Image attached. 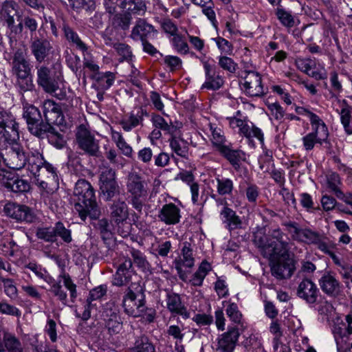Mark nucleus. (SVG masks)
<instances>
[{"label":"nucleus","mask_w":352,"mask_h":352,"mask_svg":"<svg viewBox=\"0 0 352 352\" xmlns=\"http://www.w3.org/2000/svg\"><path fill=\"white\" fill-rule=\"evenodd\" d=\"M26 166L34 175L36 184L48 194H52L58 188V179L56 168L47 162L38 151L28 154Z\"/></svg>","instance_id":"nucleus-1"},{"label":"nucleus","mask_w":352,"mask_h":352,"mask_svg":"<svg viewBox=\"0 0 352 352\" xmlns=\"http://www.w3.org/2000/svg\"><path fill=\"white\" fill-rule=\"evenodd\" d=\"M74 210L78 213L82 220L87 216L91 219H98L100 210L96 201L94 190L91 184L85 179H79L74 190Z\"/></svg>","instance_id":"nucleus-2"},{"label":"nucleus","mask_w":352,"mask_h":352,"mask_svg":"<svg viewBox=\"0 0 352 352\" xmlns=\"http://www.w3.org/2000/svg\"><path fill=\"white\" fill-rule=\"evenodd\" d=\"M23 117L26 120L28 129L32 134L37 137H43L47 133V138L52 144L58 147L63 146L64 144L63 135L54 126L45 124L43 122L41 113L36 107L34 106L27 107Z\"/></svg>","instance_id":"nucleus-3"},{"label":"nucleus","mask_w":352,"mask_h":352,"mask_svg":"<svg viewBox=\"0 0 352 352\" xmlns=\"http://www.w3.org/2000/svg\"><path fill=\"white\" fill-rule=\"evenodd\" d=\"M289 239L286 234L276 228L271 231L265 240L255 237L254 241L265 257H276L287 254L290 249Z\"/></svg>","instance_id":"nucleus-4"},{"label":"nucleus","mask_w":352,"mask_h":352,"mask_svg":"<svg viewBox=\"0 0 352 352\" xmlns=\"http://www.w3.org/2000/svg\"><path fill=\"white\" fill-rule=\"evenodd\" d=\"M142 291L140 285L133 283L128 287L122 300V307L128 315L138 317L144 311V298Z\"/></svg>","instance_id":"nucleus-5"},{"label":"nucleus","mask_w":352,"mask_h":352,"mask_svg":"<svg viewBox=\"0 0 352 352\" xmlns=\"http://www.w3.org/2000/svg\"><path fill=\"white\" fill-rule=\"evenodd\" d=\"M285 226L294 240L308 245H315L320 250L329 240L324 235L320 234L309 228H300L295 222L287 223Z\"/></svg>","instance_id":"nucleus-6"},{"label":"nucleus","mask_w":352,"mask_h":352,"mask_svg":"<svg viewBox=\"0 0 352 352\" xmlns=\"http://www.w3.org/2000/svg\"><path fill=\"white\" fill-rule=\"evenodd\" d=\"M111 221L118 226V231L122 236H126L130 232L131 226L126 222L129 218V209L125 201L118 199L110 206Z\"/></svg>","instance_id":"nucleus-7"},{"label":"nucleus","mask_w":352,"mask_h":352,"mask_svg":"<svg viewBox=\"0 0 352 352\" xmlns=\"http://www.w3.org/2000/svg\"><path fill=\"white\" fill-rule=\"evenodd\" d=\"M267 258L270 260L272 274L277 279L289 278L294 274L296 269L295 263L288 253L284 256Z\"/></svg>","instance_id":"nucleus-8"},{"label":"nucleus","mask_w":352,"mask_h":352,"mask_svg":"<svg viewBox=\"0 0 352 352\" xmlns=\"http://www.w3.org/2000/svg\"><path fill=\"white\" fill-rule=\"evenodd\" d=\"M116 171L108 166L101 168L99 178L100 190L107 201L120 194L119 186L116 179Z\"/></svg>","instance_id":"nucleus-9"},{"label":"nucleus","mask_w":352,"mask_h":352,"mask_svg":"<svg viewBox=\"0 0 352 352\" xmlns=\"http://www.w3.org/2000/svg\"><path fill=\"white\" fill-rule=\"evenodd\" d=\"M6 152L3 157L6 165L14 170H21L26 166L28 154L23 148L16 143H8Z\"/></svg>","instance_id":"nucleus-10"},{"label":"nucleus","mask_w":352,"mask_h":352,"mask_svg":"<svg viewBox=\"0 0 352 352\" xmlns=\"http://www.w3.org/2000/svg\"><path fill=\"white\" fill-rule=\"evenodd\" d=\"M0 133L8 143H13L19 139V126L15 118L4 110L0 111Z\"/></svg>","instance_id":"nucleus-11"},{"label":"nucleus","mask_w":352,"mask_h":352,"mask_svg":"<svg viewBox=\"0 0 352 352\" xmlns=\"http://www.w3.org/2000/svg\"><path fill=\"white\" fill-rule=\"evenodd\" d=\"M76 142L80 149L91 156H96L99 152V145L94 136L83 125H80L76 134Z\"/></svg>","instance_id":"nucleus-12"},{"label":"nucleus","mask_w":352,"mask_h":352,"mask_svg":"<svg viewBox=\"0 0 352 352\" xmlns=\"http://www.w3.org/2000/svg\"><path fill=\"white\" fill-rule=\"evenodd\" d=\"M3 211L7 216L20 221L32 223L36 219L33 210L25 205L10 202L5 205Z\"/></svg>","instance_id":"nucleus-13"},{"label":"nucleus","mask_w":352,"mask_h":352,"mask_svg":"<svg viewBox=\"0 0 352 352\" xmlns=\"http://www.w3.org/2000/svg\"><path fill=\"white\" fill-rule=\"evenodd\" d=\"M195 258L192 255L191 245L188 242L183 243L181 256L175 261V267L179 278L185 280L186 274L184 268H191L194 266Z\"/></svg>","instance_id":"nucleus-14"},{"label":"nucleus","mask_w":352,"mask_h":352,"mask_svg":"<svg viewBox=\"0 0 352 352\" xmlns=\"http://www.w3.org/2000/svg\"><path fill=\"white\" fill-rule=\"evenodd\" d=\"M318 283L322 291L329 296L336 297L341 293V283L333 272L325 271Z\"/></svg>","instance_id":"nucleus-15"},{"label":"nucleus","mask_w":352,"mask_h":352,"mask_svg":"<svg viewBox=\"0 0 352 352\" xmlns=\"http://www.w3.org/2000/svg\"><path fill=\"white\" fill-rule=\"evenodd\" d=\"M135 275L133 263L131 259H125L117 269L113 275V285L118 287L128 285L132 281Z\"/></svg>","instance_id":"nucleus-16"},{"label":"nucleus","mask_w":352,"mask_h":352,"mask_svg":"<svg viewBox=\"0 0 352 352\" xmlns=\"http://www.w3.org/2000/svg\"><path fill=\"white\" fill-rule=\"evenodd\" d=\"M126 190L131 197H146L147 188L144 179L137 173H130L126 178Z\"/></svg>","instance_id":"nucleus-17"},{"label":"nucleus","mask_w":352,"mask_h":352,"mask_svg":"<svg viewBox=\"0 0 352 352\" xmlns=\"http://www.w3.org/2000/svg\"><path fill=\"white\" fill-rule=\"evenodd\" d=\"M37 83L49 94L54 93L58 89V83L52 76L49 67L42 65L36 67Z\"/></svg>","instance_id":"nucleus-18"},{"label":"nucleus","mask_w":352,"mask_h":352,"mask_svg":"<svg viewBox=\"0 0 352 352\" xmlns=\"http://www.w3.org/2000/svg\"><path fill=\"white\" fill-rule=\"evenodd\" d=\"M43 114L46 120L45 124L62 125L64 116L60 107L54 101L47 100L43 102Z\"/></svg>","instance_id":"nucleus-19"},{"label":"nucleus","mask_w":352,"mask_h":352,"mask_svg":"<svg viewBox=\"0 0 352 352\" xmlns=\"http://www.w3.org/2000/svg\"><path fill=\"white\" fill-rule=\"evenodd\" d=\"M11 65L12 73L16 76L31 73V67L27 60V51L25 49H18L14 52Z\"/></svg>","instance_id":"nucleus-20"},{"label":"nucleus","mask_w":352,"mask_h":352,"mask_svg":"<svg viewBox=\"0 0 352 352\" xmlns=\"http://www.w3.org/2000/svg\"><path fill=\"white\" fill-rule=\"evenodd\" d=\"M318 294L319 289L316 285L309 278H304L298 286V296L308 303H315L318 299Z\"/></svg>","instance_id":"nucleus-21"},{"label":"nucleus","mask_w":352,"mask_h":352,"mask_svg":"<svg viewBox=\"0 0 352 352\" xmlns=\"http://www.w3.org/2000/svg\"><path fill=\"white\" fill-rule=\"evenodd\" d=\"M180 209L174 204H166L159 210L157 217L164 224L170 226L179 223L181 219Z\"/></svg>","instance_id":"nucleus-22"},{"label":"nucleus","mask_w":352,"mask_h":352,"mask_svg":"<svg viewBox=\"0 0 352 352\" xmlns=\"http://www.w3.org/2000/svg\"><path fill=\"white\" fill-rule=\"evenodd\" d=\"M243 89L250 96H262L264 90L261 76L256 72H248L244 78Z\"/></svg>","instance_id":"nucleus-23"},{"label":"nucleus","mask_w":352,"mask_h":352,"mask_svg":"<svg viewBox=\"0 0 352 352\" xmlns=\"http://www.w3.org/2000/svg\"><path fill=\"white\" fill-rule=\"evenodd\" d=\"M204 69L205 72L206 80L202 85L201 88L208 89L217 90L223 85V79L217 72L216 67L211 65L208 62L204 63Z\"/></svg>","instance_id":"nucleus-24"},{"label":"nucleus","mask_w":352,"mask_h":352,"mask_svg":"<svg viewBox=\"0 0 352 352\" xmlns=\"http://www.w3.org/2000/svg\"><path fill=\"white\" fill-rule=\"evenodd\" d=\"M30 48L36 61L41 63L48 56L52 47L47 39L35 37L31 43Z\"/></svg>","instance_id":"nucleus-25"},{"label":"nucleus","mask_w":352,"mask_h":352,"mask_svg":"<svg viewBox=\"0 0 352 352\" xmlns=\"http://www.w3.org/2000/svg\"><path fill=\"white\" fill-rule=\"evenodd\" d=\"M223 223L229 231L242 228V220L232 208L224 206L220 212Z\"/></svg>","instance_id":"nucleus-26"},{"label":"nucleus","mask_w":352,"mask_h":352,"mask_svg":"<svg viewBox=\"0 0 352 352\" xmlns=\"http://www.w3.org/2000/svg\"><path fill=\"white\" fill-rule=\"evenodd\" d=\"M7 349L9 352H22L20 342L8 331H0V352Z\"/></svg>","instance_id":"nucleus-27"},{"label":"nucleus","mask_w":352,"mask_h":352,"mask_svg":"<svg viewBox=\"0 0 352 352\" xmlns=\"http://www.w3.org/2000/svg\"><path fill=\"white\" fill-rule=\"evenodd\" d=\"M239 338V331H226L218 341L217 350L219 352H232Z\"/></svg>","instance_id":"nucleus-28"},{"label":"nucleus","mask_w":352,"mask_h":352,"mask_svg":"<svg viewBox=\"0 0 352 352\" xmlns=\"http://www.w3.org/2000/svg\"><path fill=\"white\" fill-rule=\"evenodd\" d=\"M57 22L59 24L62 22V28L64 32L65 36L71 45L75 46L78 50L83 52L87 50V45L80 39L78 34L69 27L62 19H58Z\"/></svg>","instance_id":"nucleus-29"},{"label":"nucleus","mask_w":352,"mask_h":352,"mask_svg":"<svg viewBox=\"0 0 352 352\" xmlns=\"http://www.w3.org/2000/svg\"><path fill=\"white\" fill-rule=\"evenodd\" d=\"M166 307L172 313H175L184 316L185 318L189 317L186 307L182 303L180 296L176 294H168L166 298Z\"/></svg>","instance_id":"nucleus-30"},{"label":"nucleus","mask_w":352,"mask_h":352,"mask_svg":"<svg viewBox=\"0 0 352 352\" xmlns=\"http://www.w3.org/2000/svg\"><path fill=\"white\" fill-rule=\"evenodd\" d=\"M329 135L317 131H311L302 138V145L305 151L314 149L316 144L322 145L328 138Z\"/></svg>","instance_id":"nucleus-31"},{"label":"nucleus","mask_w":352,"mask_h":352,"mask_svg":"<svg viewBox=\"0 0 352 352\" xmlns=\"http://www.w3.org/2000/svg\"><path fill=\"white\" fill-rule=\"evenodd\" d=\"M154 32L153 25L147 23L143 19H139L132 30L131 38L133 40L144 41L151 32Z\"/></svg>","instance_id":"nucleus-32"},{"label":"nucleus","mask_w":352,"mask_h":352,"mask_svg":"<svg viewBox=\"0 0 352 352\" xmlns=\"http://www.w3.org/2000/svg\"><path fill=\"white\" fill-rule=\"evenodd\" d=\"M352 331H334L338 349L343 352H352Z\"/></svg>","instance_id":"nucleus-33"},{"label":"nucleus","mask_w":352,"mask_h":352,"mask_svg":"<svg viewBox=\"0 0 352 352\" xmlns=\"http://www.w3.org/2000/svg\"><path fill=\"white\" fill-rule=\"evenodd\" d=\"M219 151L230 162L235 169L239 168V162L241 160L244 161L245 160V154L242 151L231 149L226 145L222 146Z\"/></svg>","instance_id":"nucleus-34"},{"label":"nucleus","mask_w":352,"mask_h":352,"mask_svg":"<svg viewBox=\"0 0 352 352\" xmlns=\"http://www.w3.org/2000/svg\"><path fill=\"white\" fill-rule=\"evenodd\" d=\"M16 14V4L13 1H6L1 9V15L6 21L9 28L12 29L14 24V16Z\"/></svg>","instance_id":"nucleus-35"},{"label":"nucleus","mask_w":352,"mask_h":352,"mask_svg":"<svg viewBox=\"0 0 352 352\" xmlns=\"http://www.w3.org/2000/svg\"><path fill=\"white\" fill-rule=\"evenodd\" d=\"M336 111L340 116V122L345 133L349 136V141L352 142V118L349 109L345 105L340 111L338 109Z\"/></svg>","instance_id":"nucleus-36"},{"label":"nucleus","mask_w":352,"mask_h":352,"mask_svg":"<svg viewBox=\"0 0 352 352\" xmlns=\"http://www.w3.org/2000/svg\"><path fill=\"white\" fill-rule=\"evenodd\" d=\"M251 140L252 138H256L261 144L264 142V135L261 129L256 126L252 122H247L245 126H243L241 133L240 134Z\"/></svg>","instance_id":"nucleus-37"},{"label":"nucleus","mask_w":352,"mask_h":352,"mask_svg":"<svg viewBox=\"0 0 352 352\" xmlns=\"http://www.w3.org/2000/svg\"><path fill=\"white\" fill-rule=\"evenodd\" d=\"M120 7L128 14H140L144 12L146 8L142 0H123Z\"/></svg>","instance_id":"nucleus-38"},{"label":"nucleus","mask_w":352,"mask_h":352,"mask_svg":"<svg viewBox=\"0 0 352 352\" xmlns=\"http://www.w3.org/2000/svg\"><path fill=\"white\" fill-rule=\"evenodd\" d=\"M208 126L212 135V142L213 145L217 147L218 151H219L222 146H226L224 133L221 128L217 126L215 124L210 123Z\"/></svg>","instance_id":"nucleus-39"},{"label":"nucleus","mask_w":352,"mask_h":352,"mask_svg":"<svg viewBox=\"0 0 352 352\" xmlns=\"http://www.w3.org/2000/svg\"><path fill=\"white\" fill-rule=\"evenodd\" d=\"M217 191L221 196L230 195L234 189V184L232 179L228 178H216Z\"/></svg>","instance_id":"nucleus-40"},{"label":"nucleus","mask_w":352,"mask_h":352,"mask_svg":"<svg viewBox=\"0 0 352 352\" xmlns=\"http://www.w3.org/2000/svg\"><path fill=\"white\" fill-rule=\"evenodd\" d=\"M328 187L335 193L341 195L340 186L342 182L339 175L335 172H329L326 175Z\"/></svg>","instance_id":"nucleus-41"},{"label":"nucleus","mask_w":352,"mask_h":352,"mask_svg":"<svg viewBox=\"0 0 352 352\" xmlns=\"http://www.w3.org/2000/svg\"><path fill=\"white\" fill-rule=\"evenodd\" d=\"M16 85L22 91H28L33 89L34 85L31 73L25 75L16 76Z\"/></svg>","instance_id":"nucleus-42"},{"label":"nucleus","mask_w":352,"mask_h":352,"mask_svg":"<svg viewBox=\"0 0 352 352\" xmlns=\"http://www.w3.org/2000/svg\"><path fill=\"white\" fill-rule=\"evenodd\" d=\"M59 278L63 279V285L69 292L71 301L72 302H74L75 299L77 298L76 285L74 283L68 274L64 272L59 276Z\"/></svg>","instance_id":"nucleus-43"},{"label":"nucleus","mask_w":352,"mask_h":352,"mask_svg":"<svg viewBox=\"0 0 352 352\" xmlns=\"http://www.w3.org/2000/svg\"><path fill=\"white\" fill-rule=\"evenodd\" d=\"M295 65L301 72L306 74H310L311 70L316 66V63L310 58L298 57L295 60Z\"/></svg>","instance_id":"nucleus-44"},{"label":"nucleus","mask_w":352,"mask_h":352,"mask_svg":"<svg viewBox=\"0 0 352 352\" xmlns=\"http://www.w3.org/2000/svg\"><path fill=\"white\" fill-rule=\"evenodd\" d=\"M51 285V288L50 291L56 296L57 298L60 300L63 304H67V295L66 292L63 289L62 285H60V282L56 281L52 277V283H47Z\"/></svg>","instance_id":"nucleus-45"},{"label":"nucleus","mask_w":352,"mask_h":352,"mask_svg":"<svg viewBox=\"0 0 352 352\" xmlns=\"http://www.w3.org/2000/svg\"><path fill=\"white\" fill-rule=\"evenodd\" d=\"M55 230V238L57 236L60 239L66 243H69L72 241L71 230L67 229L63 223L58 221L54 226Z\"/></svg>","instance_id":"nucleus-46"},{"label":"nucleus","mask_w":352,"mask_h":352,"mask_svg":"<svg viewBox=\"0 0 352 352\" xmlns=\"http://www.w3.org/2000/svg\"><path fill=\"white\" fill-rule=\"evenodd\" d=\"M107 292V286L106 285H101L92 289L89 292V296L87 299V303L89 306H92V302L100 300L104 296L106 295Z\"/></svg>","instance_id":"nucleus-47"},{"label":"nucleus","mask_w":352,"mask_h":352,"mask_svg":"<svg viewBox=\"0 0 352 352\" xmlns=\"http://www.w3.org/2000/svg\"><path fill=\"white\" fill-rule=\"evenodd\" d=\"M311 124L312 125V131L319 133H324L329 135L328 129L324 122L315 113L311 112L309 116Z\"/></svg>","instance_id":"nucleus-48"},{"label":"nucleus","mask_w":352,"mask_h":352,"mask_svg":"<svg viewBox=\"0 0 352 352\" xmlns=\"http://www.w3.org/2000/svg\"><path fill=\"white\" fill-rule=\"evenodd\" d=\"M171 42L174 48L178 53L186 54L188 52L189 47L183 36L178 34L174 35Z\"/></svg>","instance_id":"nucleus-49"},{"label":"nucleus","mask_w":352,"mask_h":352,"mask_svg":"<svg viewBox=\"0 0 352 352\" xmlns=\"http://www.w3.org/2000/svg\"><path fill=\"white\" fill-rule=\"evenodd\" d=\"M26 268L31 270L37 277L44 280L46 283H52V276L41 265L34 263H30L26 265Z\"/></svg>","instance_id":"nucleus-50"},{"label":"nucleus","mask_w":352,"mask_h":352,"mask_svg":"<svg viewBox=\"0 0 352 352\" xmlns=\"http://www.w3.org/2000/svg\"><path fill=\"white\" fill-rule=\"evenodd\" d=\"M226 314L233 322L241 324V327L243 329L246 328L242 322V314L239 311L236 304L232 303L229 305L226 309Z\"/></svg>","instance_id":"nucleus-51"},{"label":"nucleus","mask_w":352,"mask_h":352,"mask_svg":"<svg viewBox=\"0 0 352 352\" xmlns=\"http://www.w3.org/2000/svg\"><path fill=\"white\" fill-rule=\"evenodd\" d=\"M170 146L177 155L181 157H185L188 153V147L182 140L172 138L170 140Z\"/></svg>","instance_id":"nucleus-52"},{"label":"nucleus","mask_w":352,"mask_h":352,"mask_svg":"<svg viewBox=\"0 0 352 352\" xmlns=\"http://www.w3.org/2000/svg\"><path fill=\"white\" fill-rule=\"evenodd\" d=\"M144 116L147 117L148 114L144 109L141 107L138 109L136 112H131L129 117L126 120L131 123V126L136 127L142 124Z\"/></svg>","instance_id":"nucleus-53"},{"label":"nucleus","mask_w":352,"mask_h":352,"mask_svg":"<svg viewBox=\"0 0 352 352\" xmlns=\"http://www.w3.org/2000/svg\"><path fill=\"white\" fill-rule=\"evenodd\" d=\"M330 83L331 90L330 94L331 97L337 98L338 96L342 91V85L339 80L338 74L336 72H332L330 74Z\"/></svg>","instance_id":"nucleus-54"},{"label":"nucleus","mask_w":352,"mask_h":352,"mask_svg":"<svg viewBox=\"0 0 352 352\" xmlns=\"http://www.w3.org/2000/svg\"><path fill=\"white\" fill-rule=\"evenodd\" d=\"M30 189V184L27 180L19 178L17 175L14 179L10 190L14 192H26Z\"/></svg>","instance_id":"nucleus-55"},{"label":"nucleus","mask_w":352,"mask_h":352,"mask_svg":"<svg viewBox=\"0 0 352 352\" xmlns=\"http://www.w3.org/2000/svg\"><path fill=\"white\" fill-rule=\"evenodd\" d=\"M36 236L38 239L47 242L56 241L54 227L38 228L36 232Z\"/></svg>","instance_id":"nucleus-56"},{"label":"nucleus","mask_w":352,"mask_h":352,"mask_svg":"<svg viewBox=\"0 0 352 352\" xmlns=\"http://www.w3.org/2000/svg\"><path fill=\"white\" fill-rule=\"evenodd\" d=\"M3 284L4 292L10 298H14L17 296V289L14 283L13 280L10 278H0Z\"/></svg>","instance_id":"nucleus-57"},{"label":"nucleus","mask_w":352,"mask_h":352,"mask_svg":"<svg viewBox=\"0 0 352 352\" xmlns=\"http://www.w3.org/2000/svg\"><path fill=\"white\" fill-rule=\"evenodd\" d=\"M218 63L222 69L230 73H234L236 70V63L231 58L226 56H220Z\"/></svg>","instance_id":"nucleus-58"},{"label":"nucleus","mask_w":352,"mask_h":352,"mask_svg":"<svg viewBox=\"0 0 352 352\" xmlns=\"http://www.w3.org/2000/svg\"><path fill=\"white\" fill-rule=\"evenodd\" d=\"M164 62L171 72L178 70L182 67V60L180 58L176 56H166L164 58Z\"/></svg>","instance_id":"nucleus-59"},{"label":"nucleus","mask_w":352,"mask_h":352,"mask_svg":"<svg viewBox=\"0 0 352 352\" xmlns=\"http://www.w3.org/2000/svg\"><path fill=\"white\" fill-rule=\"evenodd\" d=\"M16 175L8 170L0 169V183L8 190L14 182Z\"/></svg>","instance_id":"nucleus-60"},{"label":"nucleus","mask_w":352,"mask_h":352,"mask_svg":"<svg viewBox=\"0 0 352 352\" xmlns=\"http://www.w3.org/2000/svg\"><path fill=\"white\" fill-rule=\"evenodd\" d=\"M276 15L284 26L291 28L294 25V19L290 13L283 9H279L276 12Z\"/></svg>","instance_id":"nucleus-61"},{"label":"nucleus","mask_w":352,"mask_h":352,"mask_svg":"<svg viewBox=\"0 0 352 352\" xmlns=\"http://www.w3.org/2000/svg\"><path fill=\"white\" fill-rule=\"evenodd\" d=\"M114 23L122 30H126L131 24V14L126 13L124 14H117L114 16Z\"/></svg>","instance_id":"nucleus-62"},{"label":"nucleus","mask_w":352,"mask_h":352,"mask_svg":"<svg viewBox=\"0 0 352 352\" xmlns=\"http://www.w3.org/2000/svg\"><path fill=\"white\" fill-rule=\"evenodd\" d=\"M135 351V352H155L153 346L146 338H142L136 341Z\"/></svg>","instance_id":"nucleus-63"},{"label":"nucleus","mask_w":352,"mask_h":352,"mask_svg":"<svg viewBox=\"0 0 352 352\" xmlns=\"http://www.w3.org/2000/svg\"><path fill=\"white\" fill-rule=\"evenodd\" d=\"M151 121L153 124L157 129L166 132H170L173 126L169 124L161 116L153 115Z\"/></svg>","instance_id":"nucleus-64"}]
</instances>
